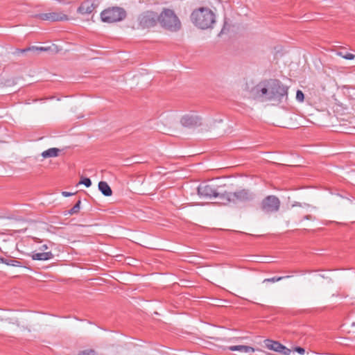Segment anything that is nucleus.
I'll list each match as a JSON object with an SVG mask.
<instances>
[{"label":"nucleus","mask_w":355,"mask_h":355,"mask_svg":"<svg viewBox=\"0 0 355 355\" xmlns=\"http://www.w3.org/2000/svg\"><path fill=\"white\" fill-rule=\"evenodd\" d=\"M190 19L195 26L205 30L213 28L216 22V16L210 8L200 7L193 10Z\"/></svg>","instance_id":"nucleus-1"},{"label":"nucleus","mask_w":355,"mask_h":355,"mask_svg":"<svg viewBox=\"0 0 355 355\" xmlns=\"http://www.w3.org/2000/svg\"><path fill=\"white\" fill-rule=\"evenodd\" d=\"M159 22L161 26L169 31L176 32L181 28V22L175 12L169 8H164L159 14Z\"/></svg>","instance_id":"nucleus-2"},{"label":"nucleus","mask_w":355,"mask_h":355,"mask_svg":"<svg viewBox=\"0 0 355 355\" xmlns=\"http://www.w3.org/2000/svg\"><path fill=\"white\" fill-rule=\"evenodd\" d=\"M254 195L248 189H243L234 192H223L221 196V202L223 204H238L252 201Z\"/></svg>","instance_id":"nucleus-3"},{"label":"nucleus","mask_w":355,"mask_h":355,"mask_svg":"<svg viewBox=\"0 0 355 355\" xmlns=\"http://www.w3.org/2000/svg\"><path fill=\"white\" fill-rule=\"evenodd\" d=\"M269 96L266 97L268 101H275L279 103L288 98V87L284 85L278 79H271L268 81Z\"/></svg>","instance_id":"nucleus-4"},{"label":"nucleus","mask_w":355,"mask_h":355,"mask_svg":"<svg viewBox=\"0 0 355 355\" xmlns=\"http://www.w3.org/2000/svg\"><path fill=\"white\" fill-rule=\"evenodd\" d=\"M127 13L124 8L119 6H112L103 10L100 15L103 22L112 24L123 21Z\"/></svg>","instance_id":"nucleus-5"},{"label":"nucleus","mask_w":355,"mask_h":355,"mask_svg":"<svg viewBox=\"0 0 355 355\" xmlns=\"http://www.w3.org/2000/svg\"><path fill=\"white\" fill-rule=\"evenodd\" d=\"M159 14L153 10H146L137 17V29H149L155 27L159 22Z\"/></svg>","instance_id":"nucleus-6"},{"label":"nucleus","mask_w":355,"mask_h":355,"mask_svg":"<svg viewBox=\"0 0 355 355\" xmlns=\"http://www.w3.org/2000/svg\"><path fill=\"white\" fill-rule=\"evenodd\" d=\"M219 187L211 182H203L198 187V194L205 198H218L221 200L223 192L218 190Z\"/></svg>","instance_id":"nucleus-7"},{"label":"nucleus","mask_w":355,"mask_h":355,"mask_svg":"<svg viewBox=\"0 0 355 355\" xmlns=\"http://www.w3.org/2000/svg\"><path fill=\"white\" fill-rule=\"evenodd\" d=\"M281 202L274 195H270L264 198L260 203L261 211L266 214L276 213L279 210Z\"/></svg>","instance_id":"nucleus-8"},{"label":"nucleus","mask_w":355,"mask_h":355,"mask_svg":"<svg viewBox=\"0 0 355 355\" xmlns=\"http://www.w3.org/2000/svg\"><path fill=\"white\" fill-rule=\"evenodd\" d=\"M180 123L184 128L194 129L202 125L203 119L200 115L191 112L183 115L180 118Z\"/></svg>","instance_id":"nucleus-9"},{"label":"nucleus","mask_w":355,"mask_h":355,"mask_svg":"<svg viewBox=\"0 0 355 355\" xmlns=\"http://www.w3.org/2000/svg\"><path fill=\"white\" fill-rule=\"evenodd\" d=\"M34 17L43 20L51 21H62L69 19L68 16L62 12H51L46 13L36 14Z\"/></svg>","instance_id":"nucleus-10"},{"label":"nucleus","mask_w":355,"mask_h":355,"mask_svg":"<svg viewBox=\"0 0 355 355\" xmlns=\"http://www.w3.org/2000/svg\"><path fill=\"white\" fill-rule=\"evenodd\" d=\"M96 7V4L89 0H86L81 3L77 9V12L81 15H88L91 14Z\"/></svg>","instance_id":"nucleus-11"},{"label":"nucleus","mask_w":355,"mask_h":355,"mask_svg":"<svg viewBox=\"0 0 355 355\" xmlns=\"http://www.w3.org/2000/svg\"><path fill=\"white\" fill-rule=\"evenodd\" d=\"M333 109L338 116H341L349 113L348 107L340 102H336Z\"/></svg>","instance_id":"nucleus-12"},{"label":"nucleus","mask_w":355,"mask_h":355,"mask_svg":"<svg viewBox=\"0 0 355 355\" xmlns=\"http://www.w3.org/2000/svg\"><path fill=\"white\" fill-rule=\"evenodd\" d=\"M51 252L33 253L31 258L33 260L46 261L53 258Z\"/></svg>","instance_id":"nucleus-13"},{"label":"nucleus","mask_w":355,"mask_h":355,"mask_svg":"<svg viewBox=\"0 0 355 355\" xmlns=\"http://www.w3.org/2000/svg\"><path fill=\"white\" fill-rule=\"evenodd\" d=\"M231 351H238L242 354H250L254 352L253 347L247 345H232L229 347Z\"/></svg>","instance_id":"nucleus-14"},{"label":"nucleus","mask_w":355,"mask_h":355,"mask_svg":"<svg viewBox=\"0 0 355 355\" xmlns=\"http://www.w3.org/2000/svg\"><path fill=\"white\" fill-rule=\"evenodd\" d=\"M98 189L105 196L108 197L112 195V190L106 182H99Z\"/></svg>","instance_id":"nucleus-15"},{"label":"nucleus","mask_w":355,"mask_h":355,"mask_svg":"<svg viewBox=\"0 0 355 355\" xmlns=\"http://www.w3.org/2000/svg\"><path fill=\"white\" fill-rule=\"evenodd\" d=\"M60 149L57 148H49L46 150H44L42 153V156L44 158H49V157H55L59 155V153L60 152Z\"/></svg>","instance_id":"nucleus-16"},{"label":"nucleus","mask_w":355,"mask_h":355,"mask_svg":"<svg viewBox=\"0 0 355 355\" xmlns=\"http://www.w3.org/2000/svg\"><path fill=\"white\" fill-rule=\"evenodd\" d=\"M266 346L271 350L279 352L282 344L277 341L267 339L265 340Z\"/></svg>","instance_id":"nucleus-17"},{"label":"nucleus","mask_w":355,"mask_h":355,"mask_svg":"<svg viewBox=\"0 0 355 355\" xmlns=\"http://www.w3.org/2000/svg\"><path fill=\"white\" fill-rule=\"evenodd\" d=\"M256 93L259 96H263L266 95L269 96L270 89H268V85L266 86L264 85L263 87H261V83L257 85L255 87Z\"/></svg>","instance_id":"nucleus-18"},{"label":"nucleus","mask_w":355,"mask_h":355,"mask_svg":"<svg viewBox=\"0 0 355 355\" xmlns=\"http://www.w3.org/2000/svg\"><path fill=\"white\" fill-rule=\"evenodd\" d=\"M49 49H50V47L31 46V47H28L26 49H19V51L22 53L29 52V51H32V52L35 53V52H37V51H46L49 50Z\"/></svg>","instance_id":"nucleus-19"},{"label":"nucleus","mask_w":355,"mask_h":355,"mask_svg":"<svg viewBox=\"0 0 355 355\" xmlns=\"http://www.w3.org/2000/svg\"><path fill=\"white\" fill-rule=\"evenodd\" d=\"M80 204H81V200H80V198H79L78 200L75 204V205L71 209L64 211V215L65 216L67 214L73 215V214H78L80 211Z\"/></svg>","instance_id":"nucleus-20"},{"label":"nucleus","mask_w":355,"mask_h":355,"mask_svg":"<svg viewBox=\"0 0 355 355\" xmlns=\"http://www.w3.org/2000/svg\"><path fill=\"white\" fill-rule=\"evenodd\" d=\"M3 263H5L8 266H15V267H21L22 266L21 263L19 261H17V260H15L13 259H10V258H8V259L4 258Z\"/></svg>","instance_id":"nucleus-21"},{"label":"nucleus","mask_w":355,"mask_h":355,"mask_svg":"<svg viewBox=\"0 0 355 355\" xmlns=\"http://www.w3.org/2000/svg\"><path fill=\"white\" fill-rule=\"evenodd\" d=\"M292 276H291V275L282 276V277H271V278L265 279L263 282V283H265V282H272V283H274V282H276L281 281V280H282L284 279H286V278H290Z\"/></svg>","instance_id":"nucleus-22"},{"label":"nucleus","mask_w":355,"mask_h":355,"mask_svg":"<svg viewBox=\"0 0 355 355\" xmlns=\"http://www.w3.org/2000/svg\"><path fill=\"white\" fill-rule=\"evenodd\" d=\"M337 54L342 58L349 60H353L355 58V55L348 52L339 51L337 53Z\"/></svg>","instance_id":"nucleus-23"},{"label":"nucleus","mask_w":355,"mask_h":355,"mask_svg":"<svg viewBox=\"0 0 355 355\" xmlns=\"http://www.w3.org/2000/svg\"><path fill=\"white\" fill-rule=\"evenodd\" d=\"M79 184H83L86 187H89L92 185V181L89 178L82 177Z\"/></svg>","instance_id":"nucleus-24"},{"label":"nucleus","mask_w":355,"mask_h":355,"mask_svg":"<svg viewBox=\"0 0 355 355\" xmlns=\"http://www.w3.org/2000/svg\"><path fill=\"white\" fill-rule=\"evenodd\" d=\"M296 99L297 101L302 103L304 100V94L302 91L298 89L296 92Z\"/></svg>","instance_id":"nucleus-25"},{"label":"nucleus","mask_w":355,"mask_h":355,"mask_svg":"<svg viewBox=\"0 0 355 355\" xmlns=\"http://www.w3.org/2000/svg\"><path fill=\"white\" fill-rule=\"evenodd\" d=\"M291 349H288L284 345H282L280 347V351H279V353L284 354V355H289L291 354Z\"/></svg>","instance_id":"nucleus-26"},{"label":"nucleus","mask_w":355,"mask_h":355,"mask_svg":"<svg viewBox=\"0 0 355 355\" xmlns=\"http://www.w3.org/2000/svg\"><path fill=\"white\" fill-rule=\"evenodd\" d=\"M78 355H96V352L94 350H84L80 352Z\"/></svg>","instance_id":"nucleus-27"},{"label":"nucleus","mask_w":355,"mask_h":355,"mask_svg":"<svg viewBox=\"0 0 355 355\" xmlns=\"http://www.w3.org/2000/svg\"><path fill=\"white\" fill-rule=\"evenodd\" d=\"M295 352L299 353L300 354H304L305 352V349L303 347H296L294 349Z\"/></svg>","instance_id":"nucleus-28"},{"label":"nucleus","mask_w":355,"mask_h":355,"mask_svg":"<svg viewBox=\"0 0 355 355\" xmlns=\"http://www.w3.org/2000/svg\"><path fill=\"white\" fill-rule=\"evenodd\" d=\"M62 194L64 197H69V196H71L72 195H73V193H70V192H68V191H63L62 193Z\"/></svg>","instance_id":"nucleus-29"},{"label":"nucleus","mask_w":355,"mask_h":355,"mask_svg":"<svg viewBox=\"0 0 355 355\" xmlns=\"http://www.w3.org/2000/svg\"><path fill=\"white\" fill-rule=\"evenodd\" d=\"M303 219L304 220H314L315 218L313 217L311 215L308 214V215L304 216Z\"/></svg>","instance_id":"nucleus-30"},{"label":"nucleus","mask_w":355,"mask_h":355,"mask_svg":"<svg viewBox=\"0 0 355 355\" xmlns=\"http://www.w3.org/2000/svg\"><path fill=\"white\" fill-rule=\"evenodd\" d=\"M49 248L48 245L46 244H44L42 245L41 247H40V250L44 251V250H46Z\"/></svg>","instance_id":"nucleus-31"},{"label":"nucleus","mask_w":355,"mask_h":355,"mask_svg":"<svg viewBox=\"0 0 355 355\" xmlns=\"http://www.w3.org/2000/svg\"><path fill=\"white\" fill-rule=\"evenodd\" d=\"M3 261H4V258L0 256V263H3Z\"/></svg>","instance_id":"nucleus-32"}]
</instances>
